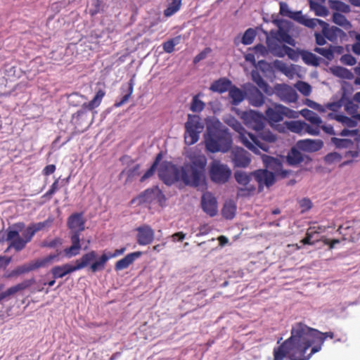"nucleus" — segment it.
Instances as JSON below:
<instances>
[{
  "label": "nucleus",
  "mask_w": 360,
  "mask_h": 360,
  "mask_svg": "<svg viewBox=\"0 0 360 360\" xmlns=\"http://www.w3.org/2000/svg\"><path fill=\"white\" fill-rule=\"evenodd\" d=\"M140 204H158L160 207L165 205L166 197L158 186L148 188L137 198Z\"/></svg>",
  "instance_id": "ddd939ff"
},
{
  "label": "nucleus",
  "mask_w": 360,
  "mask_h": 360,
  "mask_svg": "<svg viewBox=\"0 0 360 360\" xmlns=\"http://www.w3.org/2000/svg\"><path fill=\"white\" fill-rule=\"evenodd\" d=\"M231 85V82L229 79L220 78L211 84L210 89L212 91L222 94L229 91Z\"/></svg>",
  "instance_id": "cd10ccee"
},
{
  "label": "nucleus",
  "mask_w": 360,
  "mask_h": 360,
  "mask_svg": "<svg viewBox=\"0 0 360 360\" xmlns=\"http://www.w3.org/2000/svg\"><path fill=\"white\" fill-rule=\"evenodd\" d=\"M56 251V254H51L44 258L32 260L22 265L17 266L8 274L7 277H17L20 275L27 274L32 271L48 266L49 264H51L54 260H58V257L61 254V251L58 250H57Z\"/></svg>",
  "instance_id": "6e6552de"
},
{
  "label": "nucleus",
  "mask_w": 360,
  "mask_h": 360,
  "mask_svg": "<svg viewBox=\"0 0 360 360\" xmlns=\"http://www.w3.org/2000/svg\"><path fill=\"white\" fill-rule=\"evenodd\" d=\"M136 240L139 245H147L150 244L153 241L155 232L150 226L143 225L139 226L136 229Z\"/></svg>",
  "instance_id": "412c9836"
},
{
  "label": "nucleus",
  "mask_w": 360,
  "mask_h": 360,
  "mask_svg": "<svg viewBox=\"0 0 360 360\" xmlns=\"http://www.w3.org/2000/svg\"><path fill=\"white\" fill-rule=\"evenodd\" d=\"M62 245V239L60 238H55L51 240H44L41 242L40 246L41 248H57Z\"/></svg>",
  "instance_id": "8fccbe9b"
},
{
  "label": "nucleus",
  "mask_w": 360,
  "mask_h": 360,
  "mask_svg": "<svg viewBox=\"0 0 360 360\" xmlns=\"http://www.w3.org/2000/svg\"><path fill=\"white\" fill-rule=\"evenodd\" d=\"M86 219L83 212H75L67 219V226L70 232L71 245L64 250L65 255L70 258L79 254L82 248L80 234L85 230Z\"/></svg>",
  "instance_id": "39448f33"
},
{
  "label": "nucleus",
  "mask_w": 360,
  "mask_h": 360,
  "mask_svg": "<svg viewBox=\"0 0 360 360\" xmlns=\"http://www.w3.org/2000/svg\"><path fill=\"white\" fill-rule=\"evenodd\" d=\"M333 22L335 24L341 26L346 30H348L350 28H352V25L350 22L347 19V18L344 15L338 12L334 13L333 14Z\"/></svg>",
  "instance_id": "c9c22d12"
},
{
  "label": "nucleus",
  "mask_w": 360,
  "mask_h": 360,
  "mask_svg": "<svg viewBox=\"0 0 360 360\" xmlns=\"http://www.w3.org/2000/svg\"><path fill=\"white\" fill-rule=\"evenodd\" d=\"M205 148L207 151L226 153L231 147V136L228 129L223 127H207V136L205 137Z\"/></svg>",
  "instance_id": "423d86ee"
},
{
  "label": "nucleus",
  "mask_w": 360,
  "mask_h": 360,
  "mask_svg": "<svg viewBox=\"0 0 360 360\" xmlns=\"http://www.w3.org/2000/svg\"><path fill=\"white\" fill-rule=\"evenodd\" d=\"M236 210V207L233 203L226 202L221 210V214L225 219H231L235 216Z\"/></svg>",
  "instance_id": "c03bdc74"
},
{
  "label": "nucleus",
  "mask_w": 360,
  "mask_h": 360,
  "mask_svg": "<svg viewBox=\"0 0 360 360\" xmlns=\"http://www.w3.org/2000/svg\"><path fill=\"white\" fill-rule=\"evenodd\" d=\"M167 1L168 5L164 10V15L170 17L180 10L182 0H167Z\"/></svg>",
  "instance_id": "72a5a7b5"
},
{
  "label": "nucleus",
  "mask_w": 360,
  "mask_h": 360,
  "mask_svg": "<svg viewBox=\"0 0 360 360\" xmlns=\"http://www.w3.org/2000/svg\"><path fill=\"white\" fill-rule=\"evenodd\" d=\"M126 250V248H122L120 249H117L115 250L114 252H106L104 251L102 254L101 257H105L106 259V262L111 258L116 257L119 255H122Z\"/></svg>",
  "instance_id": "6e6d98bb"
},
{
  "label": "nucleus",
  "mask_w": 360,
  "mask_h": 360,
  "mask_svg": "<svg viewBox=\"0 0 360 360\" xmlns=\"http://www.w3.org/2000/svg\"><path fill=\"white\" fill-rule=\"evenodd\" d=\"M301 56L303 61L307 65H310L313 66H318L319 65L320 58L317 57L315 54L309 51H303L301 53Z\"/></svg>",
  "instance_id": "4c0bfd02"
},
{
  "label": "nucleus",
  "mask_w": 360,
  "mask_h": 360,
  "mask_svg": "<svg viewBox=\"0 0 360 360\" xmlns=\"http://www.w3.org/2000/svg\"><path fill=\"white\" fill-rule=\"evenodd\" d=\"M157 169V167L151 165L150 167L143 174V175L141 177L140 181L143 182L146 179H149L152 176L154 175L155 171Z\"/></svg>",
  "instance_id": "bf43d9fd"
},
{
  "label": "nucleus",
  "mask_w": 360,
  "mask_h": 360,
  "mask_svg": "<svg viewBox=\"0 0 360 360\" xmlns=\"http://www.w3.org/2000/svg\"><path fill=\"white\" fill-rule=\"evenodd\" d=\"M359 155V153L358 150H349L345 153V158H350L347 161H345L342 163L341 166H345L350 164L352 162V159L358 158Z\"/></svg>",
  "instance_id": "4d7b16f0"
},
{
  "label": "nucleus",
  "mask_w": 360,
  "mask_h": 360,
  "mask_svg": "<svg viewBox=\"0 0 360 360\" xmlns=\"http://www.w3.org/2000/svg\"><path fill=\"white\" fill-rule=\"evenodd\" d=\"M75 271H77V269L75 265L65 264L61 266H53L51 269V272L53 278H60Z\"/></svg>",
  "instance_id": "bb28decb"
},
{
  "label": "nucleus",
  "mask_w": 360,
  "mask_h": 360,
  "mask_svg": "<svg viewBox=\"0 0 360 360\" xmlns=\"http://www.w3.org/2000/svg\"><path fill=\"white\" fill-rule=\"evenodd\" d=\"M325 2H311L309 5L310 9L313 11L316 15L326 17L328 14V11L326 6L323 5Z\"/></svg>",
  "instance_id": "58836bf2"
},
{
  "label": "nucleus",
  "mask_w": 360,
  "mask_h": 360,
  "mask_svg": "<svg viewBox=\"0 0 360 360\" xmlns=\"http://www.w3.org/2000/svg\"><path fill=\"white\" fill-rule=\"evenodd\" d=\"M266 45L270 52L278 57H288L295 61H297L300 57V53L296 50L285 45L281 44L280 42L275 39H268Z\"/></svg>",
  "instance_id": "f8f14e48"
},
{
  "label": "nucleus",
  "mask_w": 360,
  "mask_h": 360,
  "mask_svg": "<svg viewBox=\"0 0 360 360\" xmlns=\"http://www.w3.org/2000/svg\"><path fill=\"white\" fill-rule=\"evenodd\" d=\"M340 61L342 64L347 65H353L356 63V59L350 54H345L342 56Z\"/></svg>",
  "instance_id": "13d9d810"
},
{
  "label": "nucleus",
  "mask_w": 360,
  "mask_h": 360,
  "mask_svg": "<svg viewBox=\"0 0 360 360\" xmlns=\"http://www.w3.org/2000/svg\"><path fill=\"white\" fill-rule=\"evenodd\" d=\"M253 81L257 84V86L262 89L266 93H268L269 85L268 84L262 79V77L259 75V73L252 74Z\"/></svg>",
  "instance_id": "3c124183"
},
{
  "label": "nucleus",
  "mask_w": 360,
  "mask_h": 360,
  "mask_svg": "<svg viewBox=\"0 0 360 360\" xmlns=\"http://www.w3.org/2000/svg\"><path fill=\"white\" fill-rule=\"evenodd\" d=\"M329 118H334L337 121L342 123L348 127H354V122L349 117L342 115H334L333 112H330L328 115Z\"/></svg>",
  "instance_id": "49530a36"
},
{
  "label": "nucleus",
  "mask_w": 360,
  "mask_h": 360,
  "mask_svg": "<svg viewBox=\"0 0 360 360\" xmlns=\"http://www.w3.org/2000/svg\"><path fill=\"white\" fill-rule=\"evenodd\" d=\"M257 134L252 133V136L255 139V143L251 141L252 146L254 147L253 149H249L255 154L259 153V150H262L264 152L269 150V143H274L276 140V136L269 129H264V127L259 131L256 132Z\"/></svg>",
  "instance_id": "9d476101"
},
{
  "label": "nucleus",
  "mask_w": 360,
  "mask_h": 360,
  "mask_svg": "<svg viewBox=\"0 0 360 360\" xmlns=\"http://www.w3.org/2000/svg\"><path fill=\"white\" fill-rule=\"evenodd\" d=\"M53 222V218L49 217L44 221L30 224L22 233V237L20 236V232L25 229V223L13 224L6 231V240L8 243V248H13L16 252L22 250L37 232L50 228Z\"/></svg>",
  "instance_id": "20e7f679"
},
{
  "label": "nucleus",
  "mask_w": 360,
  "mask_h": 360,
  "mask_svg": "<svg viewBox=\"0 0 360 360\" xmlns=\"http://www.w3.org/2000/svg\"><path fill=\"white\" fill-rule=\"evenodd\" d=\"M181 39V35L170 39L162 44V49L165 52L171 53L174 51V47L180 43Z\"/></svg>",
  "instance_id": "a19ab883"
},
{
  "label": "nucleus",
  "mask_w": 360,
  "mask_h": 360,
  "mask_svg": "<svg viewBox=\"0 0 360 360\" xmlns=\"http://www.w3.org/2000/svg\"><path fill=\"white\" fill-rule=\"evenodd\" d=\"M58 189V179H56L51 186L49 190L45 193L44 196H51Z\"/></svg>",
  "instance_id": "e2e57ef3"
},
{
  "label": "nucleus",
  "mask_w": 360,
  "mask_h": 360,
  "mask_svg": "<svg viewBox=\"0 0 360 360\" xmlns=\"http://www.w3.org/2000/svg\"><path fill=\"white\" fill-rule=\"evenodd\" d=\"M314 328L299 322L292 326L290 337L274 349V360H309L314 354L305 355L311 345H316Z\"/></svg>",
  "instance_id": "f03ea898"
},
{
  "label": "nucleus",
  "mask_w": 360,
  "mask_h": 360,
  "mask_svg": "<svg viewBox=\"0 0 360 360\" xmlns=\"http://www.w3.org/2000/svg\"><path fill=\"white\" fill-rule=\"evenodd\" d=\"M286 128L294 133L300 135L307 133L306 122L302 121H287L285 122Z\"/></svg>",
  "instance_id": "c756f323"
},
{
  "label": "nucleus",
  "mask_w": 360,
  "mask_h": 360,
  "mask_svg": "<svg viewBox=\"0 0 360 360\" xmlns=\"http://www.w3.org/2000/svg\"><path fill=\"white\" fill-rule=\"evenodd\" d=\"M248 98L250 103L256 107H259L264 103L263 94L256 87H252L249 89Z\"/></svg>",
  "instance_id": "c85d7f7f"
},
{
  "label": "nucleus",
  "mask_w": 360,
  "mask_h": 360,
  "mask_svg": "<svg viewBox=\"0 0 360 360\" xmlns=\"http://www.w3.org/2000/svg\"><path fill=\"white\" fill-rule=\"evenodd\" d=\"M106 259L105 257H100L98 260L93 262L90 266V269L92 272L95 273L98 271H101L105 269L106 264Z\"/></svg>",
  "instance_id": "09e8293b"
},
{
  "label": "nucleus",
  "mask_w": 360,
  "mask_h": 360,
  "mask_svg": "<svg viewBox=\"0 0 360 360\" xmlns=\"http://www.w3.org/2000/svg\"><path fill=\"white\" fill-rule=\"evenodd\" d=\"M302 115L311 123V124L306 123L307 133L314 136L319 135L322 124L321 117L316 112L309 109L302 110Z\"/></svg>",
  "instance_id": "f3484780"
},
{
  "label": "nucleus",
  "mask_w": 360,
  "mask_h": 360,
  "mask_svg": "<svg viewBox=\"0 0 360 360\" xmlns=\"http://www.w3.org/2000/svg\"><path fill=\"white\" fill-rule=\"evenodd\" d=\"M309 106L319 112H325L327 110L326 104L325 105H322L315 102H311V104L309 105Z\"/></svg>",
  "instance_id": "69168bd1"
},
{
  "label": "nucleus",
  "mask_w": 360,
  "mask_h": 360,
  "mask_svg": "<svg viewBox=\"0 0 360 360\" xmlns=\"http://www.w3.org/2000/svg\"><path fill=\"white\" fill-rule=\"evenodd\" d=\"M315 40L316 44L319 46H323L326 43V37H325V34L321 32H315Z\"/></svg>",
  "instance_id": "680f3d73"
},
{
  "label": "nucleus",
  "mask_w": 360,
  "mask_h": 360,
  "mask_svg": "<svg viewBox=\"0 0 360 360\" xmlns=\"http://www.w3.org/2000/svg\"><path fill=\"white\" fill-rule=\"evenodd\" d=\"M105 96V91L104 89H98L94 98L88 103H84L82 105V109L77 110V112L72 115V120L75 124H79V121L82 120L86 117V110H93L98 108Z\"/></svg>",
  "instance_id": "2eb2a0df"
},
{
  "label": "nucleus",
  "mask_w": 360,
  "mask_h": 360,
  "mask_svg": "<svg viewBox=\"0 0 360 360\" xmlns=\"http://www.w3.org/2000/svg\"><path fill=\"white\" fill-rule=\"evenodd\" d=\"M332 72L334 75L346 79H354V74L349 71V70L337 66L332 69Z\"/></svg>",
  "instance_id": "ea45409f"
},
{
  "label": "nucleus",
  "mask_w": 360,
  "mask_h": 360,
  "mask_svg": "<svg viewBox=\"0 0 360 360\" xmlns=\"http://www.w3.org/2000/svg\"><path fill=\"white\" fill-rule=\"evenodd\" d=\"M266 120L269 122H278L284 118H295L297 117V112L282 105H275L273 108H268L265 111Z\"/></svg>",
  "instance_id": "4468645a"
},
{
  "label": "nucleus",
  "mask_w": 360,
  "mask_h": 360,
  "mask_svg": "<svg viewBox=\"0 0 360 360\" xmlns=\"http://www.w3.org/2000/svg\"><path fill=\"white\" fill-rule=\"evenodd\" d=\"M342 49V48L341 46H334L330 45L328 47L326 48L316 47L314 51L323 56L326 59L331 60L334 58L335 51L340 53Z\"/></svg>",
  "instance_id": "7c9ffc66"
},
{
  "label": "nucleus",
  "mask_w": 360,
  "mask_h": 360,
  "mask_svg": "<svg viewBox=\"0 0 360 360\" xmlns=\"http://www.w3.org/2000/svg\"><path fill=\"white\" fill-rule=\"evenodd\" d=\"M300 207L302 208V212L310 210L312 207V202L309 198H303L299 202Z\"/></svg>",
  "instance_id": "052dcab7"
},
{
  "label": "nucleus",
  "mask_w": 360,
  "mask_h": 360,
  "mask_svg": "<svg viewBox=\"0 0 360 360\" xmlns=\"http://www.w3.org/2000/svg\"><path fill=\"white\" fill-rule=\"evenodd\" d=\"M231 158L234 166L237 167H246L251 162L250 154L243 148L240 147H236L232 149Z\"/></svg>",
  "instance_id": "6ab92c4d"
},
{
  "label": "nucleus",
  "mask_w": 360,
  "mask_h": 360,
  "mask_svg": "<svg viewBox=\"0 0 360 360\" xmlns=\"http://www.w3.org/2000/svg\"><path fill=\"white\" fill-rule=\"evenodd\" d=\"M34 283H35V279L34 278H32L30 279L25 280L22 282L19 283L17 285L8 288L6 290L0 293V302L2 300L8 298V297L15 295L18 292L22 291V290L28 288L32 285H33Z\"/></svg>",
  "instance_id": "5701e85b"
},
{
  "label": "nucleus",
  "mask_w": 360,
  "mask_h": 360,
  "mask_svg": "<svg viewBox=\"0 0 360 360\" xmlns=\"http://www.w3.org/2000/svg\"><path fill=\"white\" fill-rule=\"evenodd\" d=\"M276 93L280 99L287 103H294L297 100L296 91L287 84H278L276 87Z\"/></svg>",
  "instance_id": "aec40b11"
},
{
  "label": "nucleus",
  "mask_w": 360,
  "mask_h": 360,
  "mask_svg": "<svg viewBox=\"0 0 360 360\" xmlns=\"http://www.w3.org/2000/svg\"><path fill=\"white\" fill-rule=\"evenodd\" d=\"M228 124L238 133V138L240 142L248 149H253L250 144L251 141L255 143V139L252 136V133L248 132L242 124L235 118L232 117L228 121Z\"/></svg>",
  "instance_id": "a211bd4d"
},
{
  "label": "nucleus",
  "mask_w": 360,
  "mask_h": 360,
  "mask_svg": "<svg viewBox=\"0 0 360 360\" xmlns=\"http://www.w3.org/2000/svg\"><path fill=\"white\" fill-rule=\"evenodd\" d=\"M255 37V31L252 28H249L245 32L242 37V43L244 45L251 44L254 41Z\"/></svg>",
  "instance_id": "de8ad7c7"
},
{
  "label": "nucleus",
  "mask_w": 360,
  "mask_h": 360,
  "mask_svg": "<svg viewBox=\"0 0 360 360\" xmlns=\"http://www.w3.org/2000/svg\"><path fill=\"white\" fill-rule=\"evenodd\" d=\"M243 119L245 124L256 132L262 130L266 122L265 116L254 110L245 112L243 115Z\"/></svg>",
  "instance_id": "dca6fc26"
},
{
  "label": "nucleus",
  "mask_w": 360,
  "mask_h": 360,
  "mask_svg": "<svg viewBox=\"0 0 360 360\" xmlns=\"http://www.w3.org/2000/svg\"><path fill=\"white\" fill-rule=\"evenodd\" d=\"M201 206L205 212L210 217H214L217 212V202L215 197L210 192L202 194Z\"/></svg>",
  "instance_id": "4be33fe9"
},
{
  "label": "nucleus",
  "mask_w": 360,
  "mask_h": 360,
  "mask_svg": "<svg viewBox=\"0 0 360 360\" xmlns=\"http://www.w3.org/2000/svg\"><path fill=\"white\" fill-rule=\"evenodd\" d=\"M205 108V103L198 98V96H195L193 98L192 103L191 105V110L193 112H200Z\"/></svg>",
  "instance_id": "603ef678"
},
{
  "label": "nucleus",
  "mask_w": 360,
  "mask_h": 360,
  "mask_svg": "<svg viewBox=\"0 0 360 360\" xmlns=\"http://www.w3.org/2000/svg\"><path fill=\"white\" fill-rule=\"evenodd\" d=\"M314 336L316 345L311 347V354H315L321 349L322 345L327 338L333 339L334 333L333 332L322 333L316 329H314Z\"/></svg>",
  "instance_id": "393cba45"
},
{
  "label": "nucleus",
  "mask_w": 360,
  "mask_h": 360,
  "mask_svg": "<svg viewBox=\"0 0 360 360\" xmlns=\"http://www.w3.org/2000/svg\"><path fill=\"white\" fill-rule=\"evenodd\" d=\"M129 86L127 89V93L121 98L120 101H116L114 104L115 107L119 108L121 107L122 105H124L125 103H127L129 98L131 97L133 91H134V80L133 79H131L129 82Z\"/></svg>",
  "instance_id": "a18cd8bd"
},
{
  "label": "nucleus",
  "mask_w": 360,
  "mask_h": 360,
  "mask_svg": "<svg viewBox=\"0 0 360 360\" xmlns=\"http://www.w3.org/2000/svg\"><path fill=\"white\" fill-rule=\"evenodd\" d=\"M55 171H56L55 165H48L44 168L42 172H43L44 175L49 176V175L54 173Z\"/></svg>",
  "instance_id": "338daca9"
},
{
  "label": "nucleus",
  "mask_w": 360,
  "mask_h": 360,
  "mask_svg": "<svg viewBox=\"0 0 360 360\" xmlns=\"http://www.w3.org/2000/svg\"><path fill=\"white\" fill-rule=\"evenodd\" d=\"M200 120L199 116L188 115V120L185 124L184 134V141L186 145H193L198 141L199 135L204 128Z\"/></svg>",
  "instance_id": "1a4fd4ad"
},
{
  "label": "nucleus",
  "mask_w": 360,
  "mask_h": 360,
  "mask_svg": "<svg viewBox=\"0 0 360 360\" xmlns=\"http://www.w3.org/2000/svg\"><path fill=\"white\" fill-rule=\"evenodd\" d=\"M245 94L236 86L231 85L229 90V96L231 98V103L238 105L245 98Z\"/></svg>",
  "instance_id": "473e14b6"
},
{
  "label": "nucleus",
  "mask_w": 360,
  "mask_h": 360,
  "mask_svg": "<svg viewBox=\"0 0 360 360\" xmlns=\"http://www.w3.org/2000/svg\"><path fill=\"white\" fill-rule=\"evenodd\" d=\"M268 39H275L278 40L281 44H282V41H284L290 45H293V39H292V37L285 31L283 30H279L276 34V36L267 37L266 40Z\"/></svg>",
  "instance_id": "37998d69"
},
{
  "label": "nucleus",
  "mask_w": 360,
  "mask_h": 360,
  "mask_svg": "<svg viewBox=\"0 0 360 360\" xmlns=\"http://www.w3.org/2000/svg\"><path fill=\"white\" fill-rule=\"evenodd\" d=\"M210 179L217 184H223L227 182L231 175V170L219 160H214L210 165Z\"/></svg>",
  "instance_id": "9b49d317"
},
{
  "label": "nucleus",
  "mask_w": 360,
  "mask_h": 360,
  "mask_svg": "<svg viewBox=\"0 0 360 360\" xmlns=\"http://www.w3.org/2000/svg\"><path fill=\"white\" fill-rule=\"evenodd\" d=\"M296 87L301 94L306 96H309L311 91V86L304 82H299Z\"/></svg>",
  "instance_id": "864d4df0"
},
{
  "label": "nucleus",
  "mask_w": 360,
  "mask_h": 360,
  "mask_svg": "<svg viewBox=\"0 0 360 360\" xmlns=\"http://www.w3.org/2000/svg\"><path fill=\"white\" fill-rule=\"evenodd\" d=\"M234 177L240 186L238 189V197H248L253 195L257 185L259 191H261L264 186L270 187L275 182L274 174L266 169H258L251 173L236 171Z\"/></svg>",
  "instance_id": "7ed1b4c3"
},
{
  "label": "nucleus",
  "mask_w": 360,
  "mask_h": 360,
  "mask_svg": "<svg viewBox=\"0 0 360 360\" xmlns=\"http://www.w3.org/2000/svg\"><path fill=\"white\" fill-rule=\"evenodd\" d=\"M96 257V252L94 250H91L84 255L79 259L75 261V267L77 271L86 267Z\"/></svg>",
  "instance_id": "2f4dec72"
},
{
  "label": "nucleus",
  "mask_w": 360,
  "mask_h": 360,
  "mask_svg": "<svg viewBox=\"0 0 360 360\" xmlns=\"http://www.w3.org/2000/svg\"><path fill=\"white\" fill-rule=\"evenodd\" d=\"M297 145L300 150L316 152L322 148L323 143L321 140L304 139L299 141Z\"/></svg>",
  "instance_id": "b1692460"
},
{
  "label": "nucleus",
  "mask_w": 360,
  "mask_h": 360,
  "mask_svg": "<svg viewBox=\"0 0 360 360\" xmlns=\"http://www.w3.org/2000/svg\"><path fill=\"white\" fill-rule=\"evenodd\" d=\"M327 110L332 112H337L341 108V104L339 102H331L326 104Z\"/></svg>",
  "instance_id": "0e129e2a"
},
{
  "label": "nucleus",
  "mask_w": 360,
  "mask_h": 360,
  "mask_svg": "<svg viewBox=\"0 0 360 360\" xmlns=\"http://www.w3.org/2000/svg\"><path fill=\"white\" fill-rule=\"evenodd\" d=\"M322 240L324 244L328 245L329 246V250L333 249L335 244L340 243V240L338 239H333L330 240L328 238H324Z\"/></svg>",
  "instance_id": "774afa93"
},
{
  "label": "nucleus",
  "mask_w": 360,
  "mask_h": 360,
  "mask_svg": "<svg viewBox=\"0 0 360 360\" xmlns=\"http://www.w3.org/2000/svg\"><path fill=\"white\" fill-rule=\"evenodd\" d=\"M294 20L298 23L314 29L317 25H320L322 28V33L325 34L326 39L330 41L334 42L338 38H342L345 36V33L341 29L335 26L329 27V25L325 21L317 18H309L307 15H303L302 11H296L290 15Z\"/></svg>",
  "instance_id": "0eeeda50"
},
{
  "label": "nucleus",
  "mask_w": 360,
  "mask_h": 360,
  "mask_svg": "<svg viewBox=\"0 0 360 360\" xmlns=\"http://www.w3.org/2000/svg\"><path fill=\"white\" fill-rule=\"evenodd\" d=\"M188 162L180 169L168 161L162 162L158 168L159 178L167 185L179 181L193 187H198L205 179V167L207 160L200 150L191 151L187 156Z\"/></svg>",
  "instance_id": "f257e3e1"
},
{
  "label": "nucleus",
  "mask_w": 360,
  "mask_h": 360,
  "mask_svg": "<svg viewBox=\"0 0 360 360\" xmlns=\"http://www.w3.org/2000/svg\"><path fill=\"white\" fill-rule=\"evenodd\" d=\"M331 143L337 148H349L353 146V141L349 139H339L336 137H332Z\"/></svg>",
  "instance_id": "79ce46f5"
},
{
  "label": "nucleus",
  "mask_w": 360,
  "mask_h": 360,
  "mask_svg": "<svg viewBox=\"0 0 360 360\" xmlns=\"http://www.w3.org/2000/svg\"><path fill=\"white\" fill-rule=\"evenodd\" d=\"M304 160L303 155L297 149L292 148L288 153L287 161L290 165H296Z\"/></svg>",
  "instance_id": "f704fd0d"
},
{
  "label": "nucleus",
  "mask_w": 360,
  "mask_h": 360,
  "mask_svg": "<svg viewBox=\"0 0 360 360\" xmlns=\"http://www.w3.org/2000/svg\"><path fill=\"white\" fill-rule=\"evenodd\" d=\"M329 6L331 9L345 13L351 11L350 6L340 0H329Z\"/></svg>",
  "instance_id": "e433bc0d"
},
{
  "label": "nucleus",
  "mask_w": 360,
  "mask_h": 360,
  "mask_svg": "<svg viewBox=\"0 0 360 360\" xmlns=\"http://www.w3.org/2000/svg\"><path fill=\"white\" fill-rule=\"evenodd\" d=\"M141 255V252H134L127 255L124 258L118 260L115 265L117 271L128 268L136 259Z\"/></svg>",
  "instance_id": "a878e982"
},
{
  "label": "nucleus",
  "mask_w": 360,
  "mask_h": 360,
  "mask_svg": "<svg viewBox=\"0 0 360 360\" xmlns=\"http://www.w3.org/2000/svg\"><path fill=\"white\" fill-rule=\"evenodd\" d=\"M342 156L340 154H339L337 152H333L327 154L324 160L328 164H333L334 162H338L341 160Z\"/></svg>",
  "instance_id": "5fc2aeb1"
}]
</instances>
